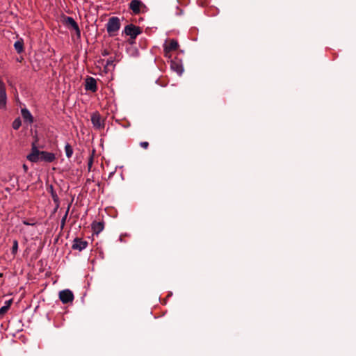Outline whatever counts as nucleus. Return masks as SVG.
Returning <instances> with one entry per match:
<instances>
[{"label": "nucleus", "instance_id": "20", "mask_svg": "<svg viewBox=\"0 0 356 356\" xmlns=\"http://www.w3.org/2000/svg\"><path fill=\"white\" fill-rule=\"evenodd\" d=\"M12 303V300L6 302V305L0 308V312H6Z\"/></svg>", "mask_w": 356, "mask_h": 356}, {"label": "nucleus", "instance_id": "23", "mask_svg": "<svg viewBox=\"0 0 356 356\" xmlns=\"http://www.w3.org/2000/svg\"><path fill=\"white\" fill-rule=\"evenodd\" d=\"M140 145L141 147H143L144 149H147L149 147V143L147 141H143L140 143Z\"/></svg>", "mask_w": 356, "mask_h": 356}, {"label": "nucleus", "instance_id": "19", "mask_svg": "<svg viewBox=\"0 0 356 356\" xmlns=\"http://www.w3.org/2000/svg\"><path fill=\"white\" fill-rule=\"evenodd\" d=\"M94 152L90 156L88 161V171L91 170L92 164H93V160H94V156H93Z\"/></svg>", "mask_w": 356, "mask_h": 356}, {"label": "nucleus", "instance_id": "21", "mask_svg": "<svg viewBox=\"0 0 356 356\" xmlns=\"http://www.w3.org/2000/svg\"><path fill=\"white\" fill-rule=\"evenodd\" d=\"M23 224L25 225H31V226H34L36 225V221L35 220V219H31L29 220H23Z\"/></svg>", "mask_w": 356, "mask_h": 356}, {"label": "nucleus", "instance_id": "26", "mask_svg": "<svg viewBox=\"0 0 356 356\" xmlns=\"http://www.w3.org/2000/svg\"><path fill=\"white\" fill-rule=\"evenodd\" d=\"M23 168H24V171H25V172H26V171H27V170H28V167H27V165H26V164H24V165H23Z\"/></svg>", "mask_w": 356, "mask_h": 356}, {"label": "nucleus", "instance_id": "22", "mask_svg": "<svg viewBox=\"0 0 356 356\" xmlns=\"http://www.w3.org/2000/svg\"><path fill=\"white\" fill-rule=\"evenodd\" d=\"M68 211H69V208L66 211L64 216L62 218V220H61V227L62 228L65 226V221H66V219H67V215H68Z\"/></svg>", "mask_w": 356, "mask_h": 356}, {"label": "nucleus", "instance_id": "27", "mask_svg": "<svg viewBox=\"0 0 356 356\" xmlns=\"http://www.w3.org/2000/svg\"><path fill=\"white\" fill-rule=\"evenodd\" d=\"M102 55H103V56L108 55V52L106 51V50H104V52L102 53Z\"/></svg>", "mask_w": 356, "mask_h": 356}, {"label": "nucleus", "instance_id": "4", "mask_svg": "<svg viewBox=\"0 0 356 356\" xmlns=\"http://www.w3.org/2000/svg\"><path fill=\"white\" fill-rule=\"evenodd\" d=\"M124 33L131 39H136L142 33V30L139 26L131 24L124 27Z\"/></svg>", "mask_w": 356, "mask_h": 356}, {"label": "nucleus", "instance_id": "15", "mask_svg": "<svg viewBox=\"0 0 356 356\" xmlns=\"http://www.w3.org/2000/svg\"><path fill=\"white\" fill-rule=\"evenodd\" d=\"M15 49L16 51L19 54L22 53L24 50V43L23 41L17 40L14 44Z\"/></svg>", "mask_w": 356, "mask_h": 356}, {"label": "nucleus", "instance_id": "13", "mask_svg": "<svg viewBox=\"0 0 356 356\" xmlns=\"http://www.w3.org/2000/svg\"><path fill=\"white\" fill-rule=\"evenodd\" d=\"M66 22L76 31L78 38H79L81 36V31L78 24L75 22V20L71 17H67L66 19Z\"/></svg>", "mask_w": 356, "mask_h": 356}, {"label": "nucleus", "instance_id": "11", "mask_svg": "<svg viewBox=\"0 0 356 356\" xmlns=\"http://www.w3.org/2000/svg\"><path fill=\"white\" fill-rule=\"evenodd\" d=\"M88 244V241L83 240V238H75L73 241L72 248L73 250L81 251L87 248Z\"/></svg>", "mask_w": 356, "mask_h": 356}, {"label": "nucleus", "instance_id": "3", "mask_svg": "<svg viewBox=\"0 0 356 356\" xmlns=\"http://www.w3.org/2000/svg\"><path fill=\"white\" fill-rule=\"evenodd\" d=\"M178 48V42L175 39L170 40L163 44L164 56L168 58H171L172 52L177 51Z\"/></svg>", "mask_w": 356, "mask_h": 356}, {"label": "nucleus", "instance_id": "14", "mask_svg": "<svg viewBox=\"0 0 356 356\" xmlns=\"http://www.w3.org/2000/svg\"><path fill=\"white\" fill-rule=\"evenodd\" d=\"M92 232L97 234L100 233L104 227V223L102 222H93L91 225Z\"/></svg>", "mask_w": 356, "mask_h": 356}, {"label": "nucleus", "instance_id": "1", "mask_svg": "<svg viewBox=\"0 0 356 356\" xmlns=\"http://www.w3.org/2000/svg\"><path fill=\"white\" fill-rule=\"evenodd\" d=\"M27 160L32 163L44 161L51 163L56 159V154L46 151H40L35 144V142L31 144V153L26 156Z\"/></svg>", "mask_w": 356, "mask_h": 356}, {"label": "nucleus", "instance_id": "18", "mask_svg": "<svg viewBox=\"0 0 356 356\" xmlns=\"http://www.w3.org/2000/svg\"><path fill=\"white\" fill-rule=\"evenodd\" d=\"M18 250V241L17 240H14L13 243V247L11 249V252L13 255H15Z\"/></svg>", "mask_w": 356, "mask_h": 356}, {"label": "nucleus", "instance_id": "10", "mask_svg": "<svg viewBox=\"0 0 356 356\" xmlns=\"http://www.w3.org/2000/svg\"><path fill=\"white\" fill-rule=\"evenodd\" d=\"M85 90L95 92L97 90V81L92 76H88L85 80Z\"/></svg>", "mask_w": 356, "mask_h": 356}, {"label": "nucleus", "instance_id": "8", "mask_svg": "<svg viewBox=\"0 0 356 356\" xmlns=\"http://www.w3.org/2000/svg\"><path fill=\"white\" fill-rule=\"evenodd\" d=\"M145 8V5L139 0H132L129 3V8L132 10L134 15L139 14L141 12V9Z\"/></svg>", "mask_w": 356, "mask_h": 356}, {"label": "nucleus", "instance_id": "5", "mask_svg": "<svg viewBox=\"0 0 356 356\" xmlns=\"http://www.w3.org/2000/svg\"><path fill=\"white\" fill-rule=\"evenodd\" d=\"M59 299L63 304L72 303L74 300V294L70 289H65L59 292Z\"/></svg>", "mask_w": 356, "mask_h": 356}, {"label": "nucleus", "instance_id": "16", "mask_svg": "<svg viewBox=\"0 0 356 356\" xmlns=\"http://www.w3.org/2000/svg\"><path fill=\"white\" fill-rule=\"evenodd\" d=\"M65 152L66 156L68 159L72 157L74 151H73L72 147L69 143H67L65 145Z\"/></svg>", "mask_w": 356, "mask_h": 356}, {"label": "nucleus", "instance_id": "6", "mask_svg": "<svg viewBox=\"0 0 356 356\" xmlns=\"http://www.w3.org/2000/svg\"><path fill=\"white\" fill-rule=\"evenodd\" d=\"M7 104V95L6 85L3 81L0 79V109L5 110Z\"/></svg>", "mask_w": 356, "mask_h": 356}, {"label": "nucleus", "instance_id": "17", "mask_svg": "<svg viewBox=\"0 0 356 356\" xmlns=\"http://www.w3.org/2000/svg\"><path fill=\"white\" fill-rule=\"evenodd\" d=\"M22 125V122L19 118H16L12 124V127L15 130H17Z\"/></svg>", "mask_w": 356, "mask_h": 356}, {"label": "nucleus", "instance_id": "9", "mask_svg": "<svg viewBox=\"0 0 356 356\" xmlns=\"http://www.w3.org/2000/svg\"><path fill=\"white\" fill-rule=\"evenodd\" d=\"M91 122L93 127L97 129H101L104 128V124L101 118V115L99 113L95 112L91 115Z\"/></svg>", "mask_w": 356, "mask_h": 356}, {"label": "nucleus", "instance_id": "2", "mask_svg": "<svg viewBox=\"0 0 356 356\" xmlns=\"http://www.w3.org/2000/svg\"><path fill=\"white\" fill-rule=\"evenodd\" d=\"M120 28V21L117 17H112L109 18L106 24V31L110 36H115L117 35Z\"/></svg>", "mask_w": 356, "mask_h": 356}, {"label": "nucleus", "instance_id": "12", "mask_svg": "<svg viewBox=\"0 0 356 356\" xmlns=\"http://www.w3.org/2000/svg\"><path fill=\"white\" fill-rule=\"evenodd\" d=\"M21 114H22V116L24 122H26L30 124L33 123L34 118H33L32 114L31 113V112L27 108H22Z\"/></svg>", "mask_w": 356, "mask_h": 356}, {"label": "nucleus", "instance_id": "7", "mask_svg": "<svg viewBox=\"0 0 356 356\" xmlns=\"http://www.w3.org/2000/svg\"><path fill=\"white\" fill-rule=\"evenodd\" d=\"M170 59V68L175 72L178 75H181L184 71L182 60L175 57L174 59Z\"/></svg>", "mask_w": 356, "mask_h": 356}, {"label": "nucleus", "instance_id": "24", "mask_svg": "<svg viewBox=\"0 0 356 356\" xmlns=\"http://www.w3.org/2000/svg\"><path fill=\"white\" fill-rule=\"evenodd\" d=\"M113 61L111 59H108L106 61V66L111 65L113 64Z\"/></svg>", "mask_w": 356, "mask_h": 356}, {"label": "nucleus", "instance_id": "25", "mask_svg": "<svg viewBox=\"0 0 356 356\" xmlns=\"http://www.w3.org/2000/svg\"><path fill=\"white\" fill-rule=\"evenodd\" d=\"M53 199H54V202H58V198L57 195L56 194H54V193H53Z\"/></svg>", "mask_w": 356, "mask_h": 356}]
</instances>
